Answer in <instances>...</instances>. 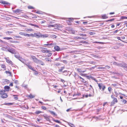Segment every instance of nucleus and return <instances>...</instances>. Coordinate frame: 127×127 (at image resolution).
Listing matches in <instances>:
<instances>
[{"label": "nucleus", "instance_id": "nucleus-32", "mask_svg": "<svg viewBox=\"0 0 127 127\" xmlns=\"http://www.w3.org/2000/svg\"><path fill=\"white\" fill-rule=\"evenodd\" d=\"M42 112L41 111H36V112H35V113L36 114H39L41 113Z\"/></svg>", "mask_w": 127, "mask_h": 127}, {"label": "nucleus", "instance_id": "nucleus-54", "mask_svg": "<svg viewBox=\"0 0 127 127\" xmlns=\"http://www.w3.org/2000/svg\"><path fill=\"white\" fill-rule=\"evenodd\" d=\"M52 37L53 38H56L57 36H56L54 35H52Z\"/></svg>", "mask_w": 127, "mask_h": 127}, {"label": "nucleus", "instance_id": "nucleus-21", "mask_svg": "<svg viewBox=\"0 0 127 127\" xmlns=\"http://www.w3.org/2000/svg\"><path fill=\"white\" fill-rule=\"evenodd\" d=\"M33 30L32 29H25L24 28V31H33Z\"/></svg>", "mask_w": 127, "mask_h": 127}, {"label": "nucleus", "instance_id": "nucleus-39", "mask_svg": "<svg viewBox=\"0 0 127 127\" xmlns=\"http://www.w3.org/2000/svg\"><path fill=\"white\" fill-rule=\"evenodd\" d=\"M29 122H29L26 121V120H25V121H24V124L25 123L30 125V123Z\"/></svg>", "mask_w": 127, "mask_h": 127}, {"label": "nucleus", "instance_id": "nucleus-34", "mask_svg": "<svg viewBox=\"0 0 127 127\" xmlns=\"http://www.w3.org/2000/svg\"><path fill=\"white\" fill-rule=\"evenodd\" d=\"M112 89L111 87H110L108 88V90L110 93H111L112 92Z\"/></svg>", "mask_w": 127, "mask_h": 127}, {"label": "nucleus", "instance_id": "nucleus-64", "mask_svg": "<svg viewBox=\"0 0 127 127\" xmlns=\"http://www.w3.org/2000/svg\"><path fill=\"white\" fill-rule=\"evenodd\" d=\"M21 38V37H20V36H15L14 37V38Z\"/></svg>", "mask_w": 127, "mask_h": 127}, {"label": "nucleus", "instance_id": "nucleus-25", "mask_svg": "<svg viewBox=\"0 0 127 127\" xmlns=\"http://www.w3.org/2000/svg\"><path fill=\"white\" fill-rule=\"evenodd\" d=\"M68 72L67 70H65L63 72V73H64V74L65 75L67 76L68 74Z\"/></svg>", "mask_w": 127, "mask_h": 127}, {"label": "nucleus", "instance_id": "nucleus-57", "mask_svg": "<svg viewBox=\"0 0 127 127\" xmlns=\"http://www.w3.org/2000/svg\"><path fill=\"white\" fill-rule=\"evenodd\" d=\"M12 32L10 31H7L6 32L7 34H9L11 33Z\"/></svg>", "mask_w": 127, "mask_h": 127}, {"label": "nucleus", "instance_id": "nucleus-53", "mask_svg": "<svg viewBox=\"0 0 127 127\" xmlns=\"http://www.w3.org/2000/svg\"><path fill=\"white\" fill-rule=\"evenodd\" d=\"M92 79L94 80L96 82H97L98 81L96 79H95L93 77H92Z\"/></svg>", "mask_w": 127, "mask_h": 127}, {"label": "nucleus", "instance_id": "nucleus-52", "mask_svg": "<svg viewBox=\"0 0 127 127\" xmlns=\"http://www.w3.org/2000/svg\"><path fill=\"white\" fill-rule=\"evenodd\" d=\"M55 27H56L57 28H60V26L59 25L57 24H55Z\"/></svg>", "mask_w": 127, "mask_h": 127}, {"label": "nucleus", "instance_id": "nucleus-42", "mask_svg": "<svg viewBox=\"0 0 127 127\" xmlns=\"http://www.w3.org/2000/svg\"><path fill=\"white\" fill-rule=\"evenodd\" d=\"M55 24L54 25H49L48 26V27L49 28H51V27H55Z\"/></svg>", "mask_w": 127, "mask_h": 127}, {"label": "nucleus", "instance_id": "nucleus-45", "mask_svg": "<svg viewBox=\"0 0 127 127\" xmlns=\"http://www.w3.org/2000/svg\"><path fill=\"white\" fill-rule=\"evenodd\" d=\"M39 63L40 64H41V65H44L45 64L44 63L41 62L40 61V62Z\"/></svg>", "mask_w": 127, "mask_h": 127}, {"label": "nucleus", "instance_id": "nucleus-30", "mask_svg": "<svg viewBox=\"0 0 127 127\" xmlns=\"http://www.w3.org/2000/svg\"><path fill=\"white\" fill-rule=\"evenodd\" d=\"M14 11L16 13H19L20 11V10L19 9H17L16 10H15Z\"/></svg>", "mask_w": 127, "mask_h": 127}, {"label": "nucleus", "instance_id": "nucleus-31", "mask_svg": "<svg viewBox=\"0 0 127 127\" xmlns=\"http://www.w3.org/2000/svg\"><path fill=\"white\" fill-rule=\"evenodd\" d=\"M5 72L7 74H8L10 76L11 75V73L8 71H5Z\"/></svg>", "mask_w": 127, "mask_h": 127}, {"label": "nucleus", "instance_id": "nucleus-20", "mask_svg": "<svg viewBox=\"0 0 127 127\" xmlns=\"http://www.w3.org/2000/svg\"><path fill=\"white\" fill-rule=\"evenodd\" d=\"M5 90H1L0 91V94L1 95H3V94H5Z\"/></svg>", "mask_w": 127, "mask_h": 127}, {"label": "nucleus", "instance_id": "nucleus-19", "mask_svg": "<svg viewBox=\"0 0 127 127\" xmlns=\"http://www.w3.org/2000/svg\"><path fill=\"white\" fill-rule=\"evenodd\" d=\"M112 64L115 65H116L120 66V64L117 63L115 62H112Z\"/></svg>", "mask_w": 127, "mask_h": 127}, {"label": "nucleus", "instance_id": "nucleus-55", "mask_svg": "<svg viewBox=\"0 0 127 127\" xmlns=\"http://www.w3.org/2000/svg\"><path fill=\"white\" fill-rule=\"evenodd\" d=\"M45 60H46V61H48V62H49V61L51 62V60L50 59H48L45 58Z\"/></svg>", "mask_w": 127, "mask_h": 127}, {"label": "nucleus", "instance_id": "nucleus-62", "mask_svg": "<svg viewBox=\"0 0 127 127\" xmlns=\"http://www.w3.org/2000/svg\"><path fill=\"white\" fill-rule=\"evenodd\" d=\"M71 33L72 34H76V31H72L71 32Z\"/></svg>", "mask_w": 127, "mask_h": 127}, {"label": "nucleus", "instance_id": "nucleus-7", "mask_svg": "<svg viewBox=\"0 0 127 127\" xmlns=\"http://www.w3.org/2000/svg\"><path fill=\"white\" fill-rule=\"evenodd\" d=\"M88 96L89 97H93L94 95V93L93 90L92 91H91L90 93L88 94Z\"/></svg>", "mask_w": 127, "mask_h": 127}, {"label": "nucleus", "instance_id": "nucleus-10", "mask_svg": "<svg viewBox=\"0 0 127 127\" xmlns=\"http://www.w3.org/2000/svg\"><path fill=\"white\" fill-rule=\"evenodd\" d=\"M26 65L29 68L33 71H35V70H34V68L32 67L30 65H29V64H26Z\"/></svg>", "mask_w": 127, "mask_h": 127}, {"label": "nucleus", "instance_id": "nucleus-48", "mask_svg": "<svg viewBox=\"0 0 127 127\" xmlns=\"http://www.w3.org/2000/svg\"><path fill=\"white\" fill-rule=\"evenodd\" d=\"M77 76L78 75L76 74H75L74 76L75 79H77L78 78V77Z\"/></svg>", "mask_w": 127, "mask_h": 127}, {"label": "nucleus", "instance_id": "nucleus-29", "mask_svg": "<svg viewBox=\"0 0 127 127\" xmlns=\"http://www.w3.org/2000/svg\"><path fill=\"white\" fill-rule=\"evenodd\" d=\"M3 39H6L7 40H9L10 39H12V38L11 37H5L3 38Z\"/></svg>", "mask_w": 127, "mask_h": 127}, {"label": "nucleus", "instance_id": "nucleus-38", "mask_svg": "<svg viewBox=\"0 0 127 127\" xmlns=\"http://www.w3.org/2000/svg\"><path fill=\"white\" fill-rule=\"evenodd\" d=\"M102 18L103 19H106L108 18V17L106 15H104L102 16Z\"/></svg>", "mask_w": 127, "mask_h": 127}, {"label": "nucleus", "instance_id": "nucleus-60", "mask_svg": "<svg viewBox=\"0 0 127 127\" xmlns=\"http://www.w3.org/2000/svg\"><path fill=\"white\" fill-rule=\"evenodd\" d=\"M118 31L119 30H116L115 31H114L113 32V33L114 34L116 33L117 32H118Z\"/></svg>", "mask_w": 127, "mask_h": 127}, {"label": "nucleus", "instance_id": "nucleus-17", "mask_svg": "<svg viewBox=\"0 0 127 127\" xmlns=\"http://www.w3.org/2000/svg\"><path fill=\"white\" fill-rule=\"evenodd\" d=\"M33 35V34L31 33L30 34H28L27 33H25L24 34V36H27L28 37L29 36H32H32Z\"/></svg>", "mask_w": 127, "mask_h": 127}, {"label": "nucleus", "instance_id": "nucleus-44", "mask_svg": "<svg viewBox=\"0 0 127 127\" xmlns=\"http://www.w3.org/2000/svg\"><path fill=\"white\" fill-rule=\"evenodd\" d=\"M121 19H127V17H126V16H121Z\"/></svg>", "mask_w": 127, "mask_h": 127}, {"label": "nucleus", "instance_id": "nucleus-56", "mask_svg": "<svg viewBox=\"0 0 127 127\" xmlns=\"http://www.w3.org/2000/svg\"><path fill=\"white\" fill-rule=\"evenodd\" d=\"M13 96H14V99L15 100H18V98L17 97H16L15 95H14Z\"/></svg>", "mask_w": 127, "mask_h": 127}, {"label": "nucleus", "instance_id": "nucleus-26", "mask_svg": "<svg viewBox=\"0 0 127 127\" xmlns=\"http://www.w3.org/2000/svg\"><path fill=\"white\" fill-rule=\"evenodd\" d=\"M75 38H76L77 39H83L84 38H86H86H84L83 37H80L78 36H76V37H75Z\"/></svg>", "mask_w": 127, "mask_h": 127}, {"label": "nucleus", "instance_id": "nucleus-11", "mask_svg": "<svg viewBox=\"0 0 127 127\" xmlns=\"http://www.w3.org/2000/svg\"><path fill=\"white\" fill-rule=\"evenodd\" d=\"M41 52L43 53H49L51 52V51L50 50H47V49H44V50H41Z\"/></svg>", "mask_w": 127, "mask_h": 127}, {"label": "nucleus", "instance_id": "nucleus-41", "mask_svg": "<svg viewBox=\"0 0 127 127\" xmlns=\"http://www.w3.org/2000/svg\"><path fill=\"white\" fill-rule=\"evenodd\" d=\"M122 102L124 103V104L126 103L127 101L126 100L124 99H122L121 100Z\"/></svg>", "mask_w": 127, "mask_h": 127}, {"label": "nucleus", "instance_id": "nucleus-51", "mask_svg": "<svg viewBox=\"0 0 127 127\" xmlns=\"http://www.w3.org/2000/svg\"><path fill=\"white\" fill-rule=\"evenodd\" d=\"M28 8L29 9H34L33 7L31 6H29L28 7Z\"/></svg>", "mask_w": 127, "mask_h": 127}, {"label": "nucleus", "instance_id": "nucleus-59", "mask_svg": "<svg viewBox=\"0 0 127 127\" xmlns=\"http://www.w3.org/2000/svg\"><path fill=\"white\" fill-rule=\"evenodd\" d=\"M14 83L16 84H17L18 83V81L17 80H15L14 81Z\"/></svg>", "mask_w": 127, "mask_h": 127}, {"label": "nucleus", "instance_id": "nucleus-14", "mask_svg": "<svg viewBox=\"0 0 127 127\" xmlns=\"http://www.w3.org/2000/svg\"><path fill=\"white\" fill-rule=\"evenodd\" d=\"M5 91H9L10 89V87L8 86H5L4 87Z\"/></svg>", "mask_w": 127, "mask_h": 127}, {"label": "nucleus", "instance_id": "nucleus-46", "mask_svg": "<svg viewBox=\"0 0 127 127\" xmlns=\"http://www.w3.org/2000/svg\"><path fill=\"white\" fill-rule=\"evenodd\" d=\"M112 86H113L114 87H115L116 88H117V85L116 84H112Z\"/></svg>", "mask_w": 127, "mask_h": 127}, {"label": "nucleus", "instance_id": "nucleus-36", "mask_svg": "<svg viewBox=\"0 0 127 127\" xmlns=\"http://www.w3.org/2000/svg\"><path fill=\"white\" fill-rule=\"evenodd\" d=\"M64 68V67H61V68H60L59 70V71L60 72H62L63 69Z\"/></svg>", "mask_w": 127, "mask_h": 127}, {"label": "nucleus", "instance_id": "nucleus-2", "mask_svg": "<svg viewBox=\"0 0 127 127\" xmlns=\"http://www.w3.org/2000/svg\"><path fill=\"white\" fill-rule=\"evenodd\" d=\"M33 35L32 37H35L37 38H39L42 37V34L39 32L37 33H34L33 34Z\"/></svg>", "mask_w": 127, "mask_h": 127}, {"label": "nucleus", "instance_id": "nucleus-33", "mask_svg": "<svg viewBox=\"0 0 127 127\" xmlns=\"http://www.w3.org/2000/svg\"><path fill=\"white\" fill-rule=\"evenodd\" d=\"M78 34L82 36H87L86 34H84L83 33H79Z\"/></svg>", "mask_w": 127, "mask_h": 127}, {"label": "nucleus", "instance_id": "nucleus-16", "mask_svg": "<svg viewBox=\"0 0 127 127\" xmlns=\"http://www.w3.org/2000/svg\"><path fill=\"white\" fill-rule=\"evenodd\" d=\"M7 96H8L7 94L6 93H5L3 94V95H1V97L3 98H6Z\"/></svg>", "mask_w": 127, "mask_h": 127}, {"label": "nucleus", "instance_id": "nucleus-18", "mask_svg": "<svg viewBox=\"0 0 127 127\" xmlns=\"http://www.w3.org/2000/svg\"><path fill=\"white\" fill-rule=\"evenodd\" d=\"M42 36L41 37H42L43 38H46L48 37L49 36V35L48 34H44L43 35L42 34Z\"/></svg>", "mask_w": 127, "mask_h": 127}, {"label": "nucleus", "instance_id": "nucleus-4", "mask_svg": "<svg viewBox=\"0 0 127 127\" xmlns=\"http://www.w3.org/2000/svg\"><path fill=\"white\" fill-rule=\"evenodd\" d=\"M120 66L126 68L127 67V64L125 63L122 62L120 64Z\"/></svg>", "mask_w": 127, "mask_h": 127}, {"label": "nucleus", "instance_id": "nucleus-6", "mask_svg": "<svg viewBox=\"0 0 127 127\" xmlns=\"http://www.w3.org/2000/svg\"><path fill=\"white\" fill-rule=\"evenodd\" d=\"M47 44H45L44 45H46L48 46V47H53L55 45V44L53 43H48V42H47Z\"/></svg>", "mask_w": 127, "mask_h": 127}, {"label": "nucleus", "instance_id": "nucleus-50", "mask_svg": "<svg viewBox=\"0 0 127 127\" xmlns=\"http://www.w3.org/2000/svg\"><path fill=\"white\" fill-rule=\"evenodd\" d=\"M41 108L42 109L44 110H45L46 109V107L44 106H42L41 107Z\"/></svg>", "mask_w": 127, "mask_h": 127}, {"label": "nucleus", "instance_id": "nucleus-37", "mask_svg": "<svg viewBox=\"0 0 127 127\" xmlns=\"http://www.w3.org/2000/svg\"><path fill=\"white\" fill-rule=\"evenodd\" d=\"M14 56L16 58L19 59V57H20L19 55L18 54H15L14 55Z\"/></svg>", "mask_w": 127, "mask_h": 127}, {"label": "nucleus", "instance_id": "nucleus-58", "mask_svg": "<svg viewBox=\"0 0 127 127\" xmlns=\"http://www.w3.org/2000/svg\"><path fill=\"white\" fill-rule=\"evenodd\" d=\"M115 96H116V97H117V96L118 95V94L117 93V92L115 91Z\"/></svg>", "mask_w": 127, "mask_h": 127}, {"label": "nucleus", "instance_id": "nucleus-23", "mask_svg": "<svg viewBox=\"0 0 127 127\" xmlns=\"http://www.w3.org/2000/svg\"><path fill=\"white\" fill-rule=\"evenodd\" d=\"M29 25H30L32 26H34L36 28H39L38 26L37 25H35V24H31V23H30L29 24Z\"/></svg>", "mask_w": 127, "mask_h": 127}, {"label": "nucleus", "instance_id": "nucleus-40", "mask_svg": "<svg viewBox=\"0 0 127 127\" xmlns=\"http://www.w3.org/2000/svg\"><path fill=\"white\" fill-rule=\"evenodd\" d=\"M88 94H87V95H83V97L82 98H84V97H85L86 98L88 96Z\"/></svg>", "mask_w": 127, "mask_h": 127}, {"label": "nucleus", "instance_id": "nucleus-12", "mask_svg": "<svg viewBox=\"0 0 127 127\" xmlns=\"http://www.w3.org/2000/svg\"><path fill=\"white\" fill-rule=\"evenodd\" d=\"M43 116L44 118L47 121H49L50 120V117L48 116L47 115H44Z\"/></svg>", "mask_w": 127, "mask_h": 127}, {"label": "nucleus", "instance_id": "nucleus-5", "mask_svg": "<svg viewBox=\"0 0 127 127\" xmlns=\"http://www.w3.org/2000/svg\"><path fill=\"white\" fill-rule=\"evenodd\" d=\"M33 61L37 64L39 63L40 62V61L38 60L36 58V57L33 56L32 57Z\"/></svg>", "mask_w": 127, "mask_h": 127}, {"label": "nucleus", "instance_id": "nucleus-3", "mask_svg": "<svg viewBox=\"0 0 127 127\" xmlns=\"http://www.w3.org/2000/svg\"><path fill=\"white\" fill-rule=\"evenodd\" d=\"M97 84H98V86L100 90H101L102 89V91H103L106 88L105 86L103 85L102 83L98 84L97 83Z\"/></svg>", "mask_w": 127, "mask_h": 127}, {"label": "nucleus", "instance_id": "nucleus-49", "mask_svg": "<svg viewBox=\"0 0 127 127\" xmlns=\"http://www.w3.org/2000/svg\"><path fill=\"white\" fill-rule=\"evenodd\" d=\"M1 67L2 68H3L6 69V66L5 65H3V64H2L1 65Z\"/></svg>", "mask_w": 127, "mask_h": 127}, {"label": "nucleus", "instance_id": "nucleus-28", "mask_svg": "<svg viewBox=\"0 0 127 127\" xmlns=\"http://www.w3.org/2000/svg\"><path fill=\"white\" fill-rule=\"evenodd\" d=\"M29 96L31 98H34L35 97V96L30 94V95H29Z\"/></svg>", "mask_w": 127, "mask_h": 127}, {"label": "nucleus", "instance_id": "nucleus-47", "mask_svg": "<svg viewBox=\"0 0 127 127\" xmlns=\"http://www.w3.org/2000/svg\"><path fill=\"white\" fill-rule=\"evenodd\" d=\"M114 19H114L113 18L112 19H110V20H106V22H108V21H113Z\"/></svg>", "mask_w": 127, "mask_h": 127}, {"label": "nucleus", "instance_id": "nucleus-13", "mask_svg": "<svg viewBox=\"0 0 127 127\" xmlns=\"http://www.w3.org/2000/svg\"><path fill=\"white\" fill-rule=\"evenodd\" d=\"M6 62L7 63L9 64H12V62L9 59V58H6Z\"/></svg>", "mask_w": 127, "mask_h": 127}, {"label": "nucleus", "instance_id": "nucleus-43", "mask_svg": "<svg viewBox=\"0 0 127 127\" xmlns=\"http://www.w3.org/2000/svg\"><path fill=\"white\" fill-rule=\"evenodd\" d=\"M53 121L54 122H55L56 123H61V122H60V121H59L58 120H53Z\"/></svg>", "mask_w": 127, "mask_h": 127}, {"label": "nucleus", "instance_id": "nucleus-35", "mask_svg": "<svg viewBox=\"0 0 127 127\" xmlns=\"http://www.w3.org/2000/svg\"><path fill=\"white\" fill-rule=\"evenodd\" d=\"M20 61H21L23 63H24V62L23 61V59L22 58L20 57H19V59H18Z\"/></svg>", "mask_w": 127, "mask_h": 127}, {"label": "nucleus", "instance_id": "nucleus-22", "mask_svg": "<svg viewBox=\"0 0 127 127\" xmlns=\"http://www.w3.org/2000/svg\"><path fill=\"white\" fill-rule=\"evenodd\" d=\"M80 81L83 83H86V84H87L88 83V82L85 81V80L83 78H82L80 80Z\"/></svg>", "mask_w": 127, "mask_h": 127}, {"label": "nucleus", "instance_id": "nucleus-27", "mask_svg": "<svg viewBox=\"0 0 127 127\" xmlns=\"http://www.w3.org/2000/svg\"><path fill=\"white\" fill-rule=\"evenodd\" d=\"M1 3L3 4H7L8 3V2L3 1H1Z\"/></svg>", "mask_w": 127, "mask_h": 127}, {"label": "nucleus", "instance_id": "nucleus-15", "mask_svg": "<svg viewBox=\"0 0 127 127\" xmlns=\"http://www.w3.org/2000/svg\"><path fill=\"white\" fill-rule=\"evenodd\" d=\"M49 111L50 112L51 114L52 115L54 116H57V115L53 111H51L50 110H49Z\"/></svg>", "mask_w": 127, "mask_h": 127}, {"label": "nucleus", "instance_id": "nucleus-8", "mask_svg": "<svg viewBox=\"0 0 127 127\" xmlns=\"http://www.w3.org/2000/svg\"><path fill=\"white\" fill-rule=\"evenodd\" d=\"M8 51L10 52L12 54H14L15 53V50L12 48H9L8 49Z\"/></svg>", "mask_w": 127, "mask_h": 127}, {"label": "nucleus", "instance_id": "nucleus-1", "mask_svg": "<svg viewBox=\"0 0 127 127\" xmlns=\"http://www.w3.org/2000/svg\"><path fill=\"white\" fill-rule=\"evenodd\" d=\"M111 97V98L113 99L111 102V106H113L115 103L118 102V100L117 98L114 97L113 95H112Z\"/></svg>", "mask_w": 127, "mask_h": 127}, {"label": "nucleus", "instance_id": "nucleus-63", "mask_svg": "<svg viewBox=\"0 0 127 127\" xmlns=\"http://www.w3.org/2000/svg\"><path fill=\"white\" fill-rule=\"evenodd\" d=\"M80 30L82 31H85V30L83 29V28H82L81 27L80 28Z\"/></svg>", "mask_w": 127, "mask_h": 127}, {"label": "nucleus", "instance_id": "nucleus-24", "mask_svg": "<svg viewBox=\"0 0 127 127\" xmlns=\"http://www.w3.org/2000/svg\"><path fill=\"white\" fill-rule=\"evenodd\" d=\"M77 70L78 71V72L81 73H84V71H82L81 69H79V68H77Z\"/></svg>", "mask_w": 127, "mask_h": 127}, {"label": "nucleus", "instance_id": "nucleus-61", "mask_svg": "<svg viewBox=\"0 0 127 127\" xmlns=\"http://www.w3.org/2000/svg\"><path fill=\"white\" fill-rule=\"evenodd\" d=\"M111 73L112 74H117V73L116 72H114V71H111Z\"/></svg>", "mask_w": 127, "mask_h": 127}, {"label": "nucleus", "instance_id": "nucleus-9", "mask_svg": "<svg viewBox=\"0 0 127 127\" xmlns=\"http://www.w3.org/2000/svg\"><path fill=\"white\" fill-rule=\"evenodd\" d=\"M54 49L57 51L61 50L59 47L57 46H55L54 47Z\"/></svg>", "mask_w": 127, "mask_h": 127}]
</instances>
